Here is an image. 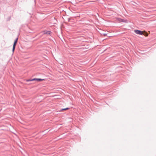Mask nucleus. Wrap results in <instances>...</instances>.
Returning <instances> with one entry per match:
<instances>
[{
    "label": "nucleus",
    "mask_w": 156,
    "mask_h": 156,
    "mask_svg": "<svg viewBox=\"0 0 156 156\" xmlns=\"http://www.w3.org/2000/svg\"><path fill=\"white\" fill-rule=\"evenodd\" d=\"M18 40V38H17L15 39V40L14 42V44H13V47H12V51L13 53L15 51L16 46V44Z\"/></svg>",
    "instance_id": "obj_1"
},
{
    "label": "nucleus",
    "mask_w": 156,
    "mask_h": 156,
    "mask_svg": "<svg viewBox=\"0 0 156 156\" xmlns=\"http://www.w3.org/2000/svg\"><path fill=\"white\" fill-rule=\"evenodd\" d=\"M134 32L137 34L142 35L143 34V32L140 30H134Z\"/></svg>",
    "instance_id": "obj_2"
},
{
    "label": "nucleus",
    "mask_w": 156,
    "mask_h": 156,
    "mask_svg": "<svg viewBox=\"0 0 156 156\" xmlns=\"http://www.w3.org/2000/svg\"><path fill=\"white\" fill-rule=\"evenodd\" d=\"M43 34H46L47 35H51V32L50 31H44L43 32Z\"/></svg>",
    "instance_id": "obj_3"
},
{
    "label": "nucleus",
    "mask_w": 156,
    "mask_h": 156,
    "mask_svg": "<svg viewBox=\"0 0 156 156\" xmlns=\"http://www.w3.org/2000/svg\"><path fill=\"white\" fill-rule=\"evenodd\" d=\"M33 80H34V81L37 80V81H39V82L41 81H42L45 80L44 79H41V78H36L33 79Z\"/></svg>",
    "instance_id": "obj_4"
},
{
    "label": "nucleus",
    "mask_w": 156,
    "mask_h": 156,
    "mask_svg": "<svg viewBox=\"0 0 156 156\" xmlns=\"http://www.w3.org/2000/svg\"><path fill=\"white\" fill-rule=\"evenodd\" d=\"M69 108H62L61 110V111L66 110L69 109Z\"/></svg>",
    "instance_id": "obj_5"
},
{
    "label": "nucleus",
    "mask_w": 156,
    "mask_h": 156,
    "mask_svg": "<svg viewBox=\"0 0 156 156\" xmlns=\"http://www.w3.org/2000/svg\"><path fill=\"white\" fill-rule=\"evenodd\" d=\"M34 80H33V79H28L26 80L27 82H30V81H33Z\"/></svg>",
    "instance_id": "obj_6"
},
{
    "label": "nucleus",
    "mask_w": 156,
    "mask_h": 156,
    "mask_svg": "<svg viewBox=\"0 0 156 156\" xmlns=\"http://www.w3.org/2000/svg\"><path fill=\"white\" fill-rule=\"evenodd\" d=\"M11 19V17L9 16L7 19V21H9Z\"/></svg>",
    "instance_id": "obj_7"
},
{
    "label": "nucleus",
    "mask_w": 156,
    "mask_h": 156,
    "mask_svg": "<svg viewBox=\"0 0 156 156\" xmlns=\"http://www.w3.org/2000/svg\"><path fill=\"white\" fill-rule=\"evenodd\" d=\"M123 20L122 19H120V22H123Z\"/></svg>",
    "instance_id": "obj_8"
}]
</instances>
